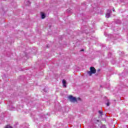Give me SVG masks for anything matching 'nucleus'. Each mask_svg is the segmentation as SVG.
<instances>
[{
  "instance_id": "f257e3e1",
  "label": "nucleus",
  "mask_w": 128,
  "mask_h": 128,
  "mask_svg": "<svg viewBox=\"0 0 128 128\" xmlns=\"http://www.w3.org/2000/svg\"><path fill=\"white\" fill-rule=\"evenodd\" d=\"M96 70L94 67L92 66L90 68V71H88V74H89V76H92V74H96Z\"/></svg>"
},
{
  "instance_id": "f03ea898",
  "label": "nucleus",
  "mask_w": 128,
  "mask_h": 128,
  "mask_svg": "<svg viewBox=\"0 0 128 128\" xmlns=\"http://www.w3.org/2000/svg\"><path fill=\"white\" fill-rule=\"evenodd\" d=\"M68 98L71 102H77L76 98L73 97L72 96H68Z\"/></svg>"
},
{
  "instance_id": "7ed1b4c3",
  "label": "nucleus",
  "mask_w": 128,
  "mask_h": 128,
  "mask_svg": "<svg viewBox=\"0 0 128 128\" xmlns=\"http://www.w3.org/2000/svg\"><path fill=\"white\" fill-rule=\"evenodd\" d=\"M110 14H112V10H108L106 15V18H108L110 16Z\"/></svg>"
},
{
  "instance_id": "20e7f679",
  "label": "nucleus",
  "mask_w": 128,
  "mask_h": 128,
  "mask_svg": "<svg viewBox=\"0 0 128 128\" xmlns=\"http://www.w3.org/2000/svg\"><path fill=\"white\" fill-rule=\"evenodd\" d=\"M62 84H63V86L64 88H66V81L65 80H62Z\"/></svg>"
},
{
  "instance_id": "39448f33",
  "label": "nucleus",
  "mask_w": 128,
  "mask_h": 128,
  "mask_svg": "<svg viewBox=\"0 0 128 128\" xmlns=\"http://www.w3.org/2000/svg\"><path fill=\"white\" fill-rule=\"evenodd\" d=\"M42 18H46V14L44 13H41Z\"/></svg>"
},
{
  "instance_id": "423d86ee",
  "label": "nucleus",
  "mask_w": 128,
  "mask_h": 128,
  "mask_svg": "<svg viewBox=\"0 0 128 128\" xmlns=\"http://www.w3.org/2000/svg\"><path fill=\"white\" fill-rule=\"evenodd\" d=\"M5 128H12V127L10 125H7L6 126H5Z\"/></svg>"
},
{
  "instance_id": "0eeeda50",
  "label": "nucleus",
  "mask_w": 128,
  "mask_h": 128,
  "mask_svg": "<svg viewBox=\"0 0 128 128\" xmlns=\"http://www.w3.org/2000/svg\"><path fill=\"white\" fill-rule=\"evenodd\" d=\"M98 112L100 114V116H102V114H103L102 112L99 110Z\"/></svg>"
},
{
  "instance_id": "6e6552de",
  "label": "nucleus",
  "mask_w": 128,
  "mask_h": 128,
  "mask_svg": "<svg viewBox=\"0 0 128 128\" xmlns=\"http://www.w3.org/2000/svg\"><path fill=\"white\" fill-rule=\"evenodd\" d=\"M100 128H106V125H102V126H101Z\"/></svg>"
},
{
  "instance_id": "1a4fd4ad",
  "label": "nucleus",
  "mask_w": 128,
  "mask_h": 128,
  "mask_svg": "<svg viewBox=\"0 0 128 128\" xmlns=\"http://www.w3.org/2000/svg\"><path fill=\"white\" fill-rule=\"evenodd\" d=\"M106 104L107 106H110V102H108L106 103Z\"/></svg>"
},
{
  "instance_id": "9d476101",
  "label": "nucleus",
  "mask_w": 128,
  "mask_h": 128,
  "mask_svg": "<svg viewBox=\"0 0 128 128\" xmlns=\"http://www.w3.org/2000/svg\"><path fill=\"white\" fill-rule=\"evenodd\" d=\"M27 5L28 6H30V1H28V2H27Z\"/></svg>"
},
{
  "instance_id": "9b49d317",
  "label": "nucleus",
  "mask_w": 128,
  "mask_h": 128,
  "mask_svg": "<svg viewBox=\"0 0 128 128\" xmlns=\"http://www.w3.org/2000/svg\"><path fill=\"white\" fill-rule=\"evenodd\" d=\"M84 49H82L81 50H80V52H84Z\"/></svg>"
},
{
  "instance_id": "f8f14e48",
  "label": "nucleus",
  "mask_w": 128,
  "mask_h": 128,
  "mask_svg": "<svg viewBox=\"0 0 128 128\" xmlns=\"http://www.w3.org/2000/svg\"><path fill=\"white\" fill-rule=\"evenodd\" d=\"M112 10L113 12H116V10H114V8H113Z\"/></svg>"
},
{
  "instance_id": "ddd939ff",
  "label": "nucleus",
  "mask_w": 128,
  "mask_h": 128,
  "mask_svg": "<svg viewBox=\"0 0 128 128\" xmlns=\"http://www.w3.org/2000/svg\"><path fill=\"white\" fill-rule=\"evenodd\" d=\"M78 100H80V98H78Z\"/></svg>"
}]
</instances>
